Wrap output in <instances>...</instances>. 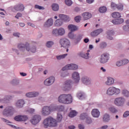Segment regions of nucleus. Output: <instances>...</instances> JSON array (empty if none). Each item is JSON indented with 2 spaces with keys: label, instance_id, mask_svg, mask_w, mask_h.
<instances>
[{
  "label": "nucleus",
  "instance_id": "nucleus-1",
  "mask_svg": "<svg viewBox=\"0 0 129 129\" xmlns=\"http://www.w3.org/2000/svg\"><path fill=\"white\" fill-rule=\"evenodd\" d=\"M73 99L71 94H62L58 97V101L60 103L64 104H69L72 103Z\"/></svg>",
  "mask_w": 129,
  "mask_h": 129
},
{
  "label": "nucleus",
  "instance_id": "nucleus-2",
  "mask_svg": "<svg viewBox=\"0 0 129 129\" xmlns=\"http://www.w3.org/2000/svg\"><path fill=\"white\" fill-rule=\"evenodd\" d=\"M43 124L44 127H48V126L54 127L57 126V121L53 117L49 116L44 120Z\"/></svg>",
  "mask_w": 129,
  "mask_h": 129
},
{
  "label": "nucleus",
  "instance_id": "nucleus-3",
  "mask_svg": "<svg viewBox=\"0 0 129 129\" xmlns=\"http://www.w3.org/2000/svg\"><path fill=\"white\" fill-rule=\"evenodd\" d=\"M120 90L114 87H110L107 90L108 95H113V94H119Z\"/></svg>",
  "mask_w": 129,
  "mask_h": 129
},
{
  "label": "nucleus",
  "instance_id": "nucleus-4",
  "mask_svg": "<svg viewBox=\"0 0 129 129\" xmlns=\"http://www.w3.org/2000/svg\"><path fill=\"white\" fill-rule=\"evenodd\" d=\"M15 110L13 107H7L3 111V115L5 116H10V115H13Z\"/></svg>",
  "mask_w": 129,
  "mask_h": 129
},
{
  "label": "nucleus",
  "instance_id": "nucleus-5",
  "mask_svg": "<svg viewBox=\"0 0 129 129\" xmlns=\"http://www.w3.org/2000/svg\"><path fill=\"white\" fill-rule=\"evenodd\" d=\"M78 69V66L74 63L69 64L62 69V71L66 70H76Z\"/></svg>",
  "mask_w": 129,
  "mask_h": 129
},
{
  "label": "nucleus",
  "instance_id": "nucleus-6",
  "mask_svg": "<svg viewBox=\"0 0 129 129\" xmlns=\"http://www.w3.org/2000/svg\"><path fill=\"white\" fill-rule=\"evenodd\" d=\"M61 47L63 48H69L70 47V41L67 38H62L59 41Z\"/></svg>",
  "mask_w": 129,
  "mask_h": 129
},
{
  "label": "nucleus",
  "instance_id": "nucleus-7",
  "mask_svg": "<svg viewBox=\"0 0 129 129\" xmlns=\"http://www.w3.org/2000/svg\"><path fill=\"white\" fill-rule=\"evenodd\" d=\"M125 102V100L123 98H117L114 100V103L117 106H122Z\"/></svg>",
  "mask_w": 129,
  "mask_h": 129
},
{
  "label": "nucleus",
  "instance_id": "nucleus-8",
  "mask_svg": "<svg viewBox=\"0 0 129 129\" xmlns=\"http://www.w3.org/2000/svg\"><path fill=\"white\" fill-rule=\"evenodd\" d=\"M55 82V77L51 76L49 78L46 79L44 82V85L46 86H50V85H52L53 83Z\"/></svg>",
  "mask_w": 129,
  "mask_h": 129
},
{
  "label": "nucleus",
  "instance_id": "nucleus-9",
  "mask_svg": "<svg viewBox=\"0 0 129 129\" xmlns=\"http://www.w3.org/2000/svg\"><path fill=\"white\" fill-rule=\"evenodd\" d=\"M18 48L20 49L21 51H25L26 49L28 51H30V45L28 43H26L25 44L20 43L18 44Z\"/></svg>",
  "mask_w": 129,
  "mask_h": 129
},
{
  "label": "nucleus",
  "instance_id": "nucleus-10",
  "mask_svg": "<svg viewBox=\"0 0 129 129\" xmlns=\"http://www.w3.org/2000/svg\"><path fill=\"white\" fill-rule=\"evenodd\" d=\"M40 120L41 116L39 115H35L32 117V119L30 120V122L32 124H34L35 125L37 123H39Z\"/></svg>",
  "mask_w": 129,
  "mask_h": 129
},
{
  "label": "nucleus",
  "instance_id": "nucleus-11",
  "mask_svg": "<svg viewBox=\"0 0 129 129\" xmlns=\"http://www.w3.org/2000/svg\"><path fill=\"white\" fill-rule=\"evenodd\" d=\"M41 113L42 115H44L45 116L49 115L51 113L50 107L48 106L43 107L41 111Z\"/></svg>",
  "mask_w": 129,
  "mask_h": 129
},
{
  "label": "nucleus",
  "instance_id": "nucleus-12",
  "mask_svg": "<svg viewBox=\"0 0 129 129\" xmlns=\"http://www.w3.org/2000/svg\"><path fill=\"white\" fill-rule=\"evenodd\" d=\"M14 10L16 12H24L25 11V6L22 4H18L14 7Z\"/></svg>",
  "mask_w": 129,
  "mask_h": 129
},
{
  "label": "nucleus",
  "instance_id": "nucleus-13",
  "mask_svg": "<svg viewBox=\"0 0 129 129\" xmlns=\"http://www.w3.org/2000/svg\"><path fill=\"white\" fill-rule=\"evenodd\" d=\"M29 118L26 115H18L14 118L15 120H16V121H26Z\"/></svg>",
  "mask_w": 129,
  "mask_h": 129
},
{
  "label": "nucleus",
  "instance_id": "nucleus-14",
  "mask_svg": "<svg viewBox=\"0 0 129 129\" xmlns=\"http://www.w3.org/2000/svg\"><path fill=\"white\" fill-rule=\"evenodd\" d=\"M109 55L107 53H104L101 55V58L100 59V63H106L108 61V57Z\"/></svg>",
  "mask_w": 129,
  "mask_h": 129
},
{
  "label": "nucleus",
  "instance_id": "nucleus-15",
  "mask_svg": "<svg viewBox=\"0 0 129 129\" xmlns=\"http://www.w3.org/2000/svg\"><path fill=\"white\" fill-rule=\"evenodd\" d=\"M53 21L52 18L48 19L46 22H45L43 25L44 28H50L53 26Z\"/></svg>",
  "mask_w": 129,
  "mask_h": 129
},
{
  "label": "nucleus",
  "instance_id": "nucleus-16",
  "mask_svg": "<svg viewBox=\"0 0 129 129\" xmlns=\"http://www.w3.org/2000/svg\"><path fill=\"white\" fill-rule=\"evenodd\" d=\"M72 77L75 83H78V82H79V80H80V77L79 76V74L78 72H74L72 75Z\"/></svg>",
  "mask_w": 129,
  "mask_h": 129
},
{
  "label": "nucleus",
  "instance_id": "nucleus-17",
  "mask_svg": "<svg viewBox=\"0 0 129 129\" xmlns=\"http://www.w3.org/2000/svg\"><path fill=\"white\" fill-rule=\"evenodd\" d=\"M82 16L83 18L84 21H87V20L91 19V17H92V15L89 12L84 13Z\"/></svg>",
  "mask_w": 129,
  "mask_h": 129
},
{
  "label": "nucleus",
  "instance_id": "nucleus-18",
  "mask_svg": "<svg viewBox=\"0 0 129 129\" xmlns=\"http://www.w3.org/2000/svg\"><path fill=\"white\" fill-rule=\"evenodd\" d=\"M59 18H60L61 21H63L64 22H69L70 21L69 16L64 14H59Z\"/></svg>",
  "mask_w": 129,
  "mask_h": 129
},
{
  "label": "nucleus",
  "instance_id": "nucleus-19",
  "mask_svg": "<svg viewBox=\"0 0 129 129\" xmlns=\"http://www.w3.org/2000/svg\"><path fill=\"white\" fill-rule=\"evenodd\" d=\"M114 84V79L112 78L108 77L107 78V81L105 82L106 85L110 86V85H112Z\"/></svg>",
  "mask_w": 129,
  "mask_h": 129
},
{
  "label": "nucleus",
  "instance_id": "nucleus-20",
  "mask_svg": "<svg viewBox=\"0 0 129 129\" xmlns=\"http://www.w3.org/2000/svg\"><path fill=\"white\" fill-rule=\"evenodd\" d=\"M39 95V93L37 92H29L26 94L27 97H36Z\"/></svg>",
  "mask_w": 129,
  "mask_h": 129
},
{
  "label": "nucleus",
  "instance_id": "nucleus-21",
  "mask_svg": "<svg viewBox=\"0 0 129 129\" xmlns=\"http://www.w3.org/2000/svg\"><path fill=\"white\" fill-rule=\"evenodd\" d=\"M99 114H100V113L99 112V111L97 109H94L92 111V115L94 117H98L99 116Z\"/></svg>",
  "mask_w": 129,
  "mask_h": 129
},
{
  "label": "nucleus",
  "instance_id": "nucleus-22",
  "mask_svg": "<svg viewBox=\"0 0 129 129\" xmlns=\"http://www.w3.org/2000/svg\"><path fill=\"white\" fill-rule=\"evenodd\" d=\"M107 38L108 39V40H112V36L114 35V32L112 30H108L107 32Z\"/></svg>",
  "mask_w": 129,
  "mask_h": 129
},
{
  "label": "nucleus",
  "instance_id": "nucleus-23",
  "mask_svg": "<svg viewBox=\"0 0 129 129\" xmlns=\"http://www.w3.org/2000/svg\"><path fill=\"white\" fill-rule=\"evenodd\" d=\"M123 19H115L112 21V23L114 24V25H119L120 24H122L123 23Z\"/></svg>",
  "mask_w": 129,
  "mask_h": 129
},
{
  "label": "nucleus",
  "instance_id": "nucleus-24",
  "mask_svg": "<svg viewBox=\"0 0 129 129\" xmlns=\"http://www.w3.org/2000/svg\"><path fill=\"white\" fill-rule=\"evenodd\" d=\"M82 81L84 84H86V85H88L91 83V82L90 80H89V79H88L87 77H83L82 78Z\"/></svg>",
  "mask_w": 129,
  "mask_h": 129
},
{
  "label": "nucleus",
  "instance_id": "nucleus-25",
  "mask_svg": "<svg viewBox=\"0 0 129 129\" xmlns=\"http://www.w3.org/2000/svg\"><path fill=\"white\" fill-rule=\"evenodd\" d=\"M68 29L71 31V33L72 32H75V31H77V27L76 26L71 24L68 26Z\"/></svg>",
  "mask_w": 129,
  "mask_h": 129
},
{
  "label": "nucleus",
  "instance_id": "nucleus-26",
  "mask_svg": "<svg viewBox=\"0 0 129 129\" xmlns=\"http://www.w3.org/2000/svg\"><path fill=\"white\" fill-rule=\"evenodd\" d=\"M24 104H25V101L23 100H19L16 103V106L19 108L23 107Z\"/></svg>",
  "mask_w": 129,
  "mask_h": 129
},
{
  "label": "nucleus",
  "instance_id": "nucleus-27",
  "mask_svg": "<svg viewBox=\"0 0 129 129\" xmlns=\"http://www.w3.org/2000/svg\"><path fill=\"white\" fill-rule=\"evenodd\" d=\"M63 24V22L61 19H57L55 21L54 25L55 27H60Z\"/></svg>",
  "mask_w": 129,
  "mask_h": 129
},
{
  "label": "nucleus",
  "instance_id": "nucleus-28",
  "mask_svg": "<svg viewBox=\"0 0 129 129\" xmlns=\"http://www.w3.org/2000/svg\"><path fill=\"white\" fill-rule=\"evenodd\" d=\"M88 117V114L87 113H83L81 114L80 116V119L81 120H84V119H86L87 117Z\"/></svg>",
  "mask_w": 129,
  "mask_h": 129
},
{
  "label": "nucleus",
  "instance_id": "nucleus-29",
  "mask_svg": "<svg viewBox=\"0 0 129 129\" xmlns=\"http://www.w3.org/2000/svg\"><path fill=\"white\" fill-rule=\"evenodd\" d=\"M50 108V112L51 111H55V110H58V106L55 105H51L48 106Z\"/></svg>",
  "mask_w": 129,
  "mask_h": 129
},
{
  "label": "nucleus",
  "instance_id": "nucleus-30",
  "mask_svg": "<svg viewBox=\"0 0 129 129\" xmlns=\"http://www.w3.org/2000/svg\"><path fill=\"white\" fill-rule=\"evenodd\" d=\"M77 115V112L75 110H72L70 111L69 114V116L70 117H74V116H76Z\"/></svg>",
  "mask_w": 129,
  "mask_h": 129
},
{
  "label": "nucleus",
  "instance_id": "nucleus-31",
  "mask_svg": "<svg viewBox=\"0 0 129 129\" xmlns=\"http://www.w3.org/2000/svg\"><path fill=\"white\" fill-rule=\"evenodd\" d=\"M62 118H63V116H62V114H61L60 113H57V115L56 117V123L57 122H60L62 121Z\"/></svg>",
  "mask_w": 129,
  "mask_h": 129
},
{
  "label": "nucleus",
  "instance_id": "nucleus-32",
  "mask_svg": "<svg viewBox=\"0 0 129 129\" xmlns=\"http://www.w3.org/2000/svg\"><path fill=\"white\" fill-rule=\"evenodd\" d=\"M58 36H63L65 34V29L63 28H59L58 29Z\"/></svg>",
  "mask_w": 129,
  "mask_h": 129
},
{
  "label": "nucleus",
  "instance_id": "nucleus-33",
  "mask_svg": "<svg viewBox=\"0 0 129 129\" xmlns=\"http://www.w3.org/2000/svg\"><path fill=\"white\" fill-rule=\"evenodd\" d=\"M112 17L114 19H117V18H120L121 16L120 15V13L118 12H114L112 14Z\"/></svg>",
  "mask_w": 129,
  "mask_h": 129
},
{
  "label": "nucleus",
  "instance_id": "nucleus-34",
  "mask_svg": "<svg viewBox=\"0 0 129 129\" xmlns=\"http://www.w3.org/2000/svg\"><path fill=\"white\" fill-rule=\"evenodd\" d=\"M12 98V96L10 97H6L4 99L0 100V103L1 102L2 103H7Z\"/></svg>",
  "mask_w": 129,
  "mask_h": 129
},
{
  "label": "nucleus",
  "instance_id": "nucleus-35",
  "mask_svg": "<svg viewBox=\"0 0 129 129\" xmlns=\"http://www.w3.org/2000/svg\"><path fill=\"white\" fill-rule=\"evenodd\" d=\"M52 34L53 36H55V37H58L59 33H58V29L55 28L52 30Z\"/></svg>",
  "mask_w": 129,
  "mask_h": 129
},
{
  "label": "nucleus",
  "instance_id": "nucleus-36",
  "mask_svg": "<svg viewBox=\"0 0 129 129\" xmlns=\"http://www.w3.org/2000/svg\"><path fill=\"white\" fill-rule=\"evenodd\" d=\"M110 119V118L109 117V115L107 114H105L103 118V121H105V122H107Z\"/></svg>",
  "mask_w": 129,
  "mask_h": 129
},
{
  "label": "nucleus",
  "instance_id": "nucleus-37",
  "mask_svg": "<svg viewBox=\"0 0 129 129\" xmlns=\"http://www.w3.org/2000/svg\"><path fill=\"white\" fill-rule=\"evenodd\" d=\"M71 83H72V82L70 80L66 82L64 87H66L67 89H69V88H71Z\"/></svg>",
  "mask_w": 129,
  "mask_h": 129
},
{
  "label": "nucleus",
  "instance_id": "nucleus-38",
  "mask_svg": "<svg viewBox=\"0 0 129 129\" xmlns=\"http://www.w3.org/2000/svg\"><path fill=\"white\" fill-rule=\"evenodd\" d=\"M109 111L111 112V113H116L118 110L114 107H111L109 108Z\"/></svg>",
  "mask_w": 129,
  "mask_h": 129
},
{
  "label": "nucleus",
  "instance_id": "nucleus-39",
  "mask_svg": "<svg viewBox=\"0 0 129 129\" xmlns=\"http://www.w3.org/2000/svg\"><path fill=\"white\" fill-rule=\"evenodd\" d=\"M68 54L66 53L64 54H62L60 55H58L56 56V59H57V60H61V59H64V58L66 57L67 56H68Z\"/></svg>",
  "mask_w": 129,
  "mask_h": 129
},
{
  "label": "nucleus",
  "instance_id": "nucleus-40",
  "mask_svg": "<svg viewBox=\"0 0 129 129\" xmlns=\"http://www.w3.org/2000/svg\"><path fill=\"white\" fill-rule=\"evenodd\" d=\"M52 9L53 11L56 12L59 10V6L57 4H54L52 5Z\"/></svg>",
  "mask_w": 129,
  "mask_h": 129
},
{
  "label": "nucleus",
  "instance_id": "nucleus-41",
  "mask_svg": "<svg viewBox=\"0 0 129 129\" xmlns=\"http://www.w3.org/2000/svg\"><path fill=\"white\" fill-rule=\"evenodd\" d=\"M106 46H107V44L104 42H102L100 44V48L101 49H104V48H106Z\"/></svg>",
  "mask_w": 129,
  "mask_h": 129
},
{
  "label": "nucleus",
  "instance_id": "nucleus-42",
  "mask_svg": "<svg viewBox=\"0 0 129 129\" xmlns=\"http://www.w3.org/2000/svg\"><path fill=\"white\" fill-rule=\"evenodd\" d=\"M99 11L100 13H105L106 12L107 9L106 7H102L99 8Z\"/></svg>",
  "mask_w": 129,
  "mask_h": 129
},
{
  "label": "nucleus",
  "instance_id": "nucleus-43",
  "mask_svg": "<svg viewBox=\"0 0 129 129\" xmlns=\"http://www.w3.org/2000/svg\"><path fill=\"white\" fill-rule=\"evenodd\" d=\"M116 9L119 10L120 11H122L123 10V5L121 4H119L117 5Z\"/></svg>",
  "mask_w": 129,
  "mask_h": 129
},
{
  "label": "nucleus",
  "instance_id": "nucleus-44",
  "mask_svg": "<svg viewBox=\"0 0 129 129\" xmlns=\"http://www.w3.org/2000/svg\"><path fill=\"white\" fill-rule=\"evenodd\" d=\"M53 45H54V42H53L52 41H48L46 43V47H47L48 48H51V47H52Z\"/></svg>",
  "mask_w": 129,
  "mask_h": 129
},
{
  "label": "nucleus",
  "instance_id": "nucleus-45",
  "mask_svg": "<svg viewBox=\"0 0 129 129\" xmlns=\"http://www.w3.org/2000/svg\"><path fill=\"white\" fill-rule=\"evenodd\" d=\"M98 33L96 30L91 33V36L92 37H96V36H98Z\"/></svg>",
  "mask_w": 129,
  "mask_h": 129
},
{
  "label": "nucleus",
  "instance_id": "nucleus-46",
  "mask_svg": "<svg viewBox=\"0 0 129 129\" xmlns=\"http://www.w3.org/2000/svg\"><path fill=\"white\" fill-rule=\"evenodd\" d=\"M86 123H88V124H90V123L92 122V120L91 119V118L88 116V117L86 119Z\"/></svg>",
  "mask_w": 129,
  "mask_h": 129
},
{
  "label": "nucleus",
  "instance_id": "nucleus-47",
  "mask_svg": "<svg viewBox=\"0 0 129 129\" xmlns=\"http://www.w3.org/2000/svg\"><path fill=\"white\" fill-rule=\"evenodd\" d=\"M75 20L77 23H79L81 21V16H78L75 18Z\"/></svg>",
  "mask_w": 129,
  "mask_h": 129
},
{
  "label": "nucleus",
  "instance_id": "nucleus-48",
  "mask_svg": "<svg viewBox=\"0 0 129 129\" xmlns=\"http://www.w3.org/2000/svg\"><path fill=\"white\" fill-rule=\"evenodd\" d=\"M122 60L117 61L116 62V66H117L118 67H120V66H122Z\"/></svg>",
  "mask_w": 129,
  "mask_h": 129
},
{
  "label": "nucleus",
  "instance_id": "nucleus-49",
  "mask_svg": "<svg viewBox=\"0 0 129 129\" xmlns=\"http://www.w3.org/2000/svg\"><path fill=\"white\" fill-rule=\"evenodd\" d=\"M69 37L70 39H75V35L72 33V32L69 33L68 34Z\"/></svg>",
  "mask_w": 129,
  "mask_h": 129
},
{
  "label": "nucleus",
  "instance_id": "nucleus-50",
  "mask_svg": "<svg viewBox=\"0 0 129 129\" xmlns=\"http://www.w3.org/2000/svg\"><path fill=\"white\" fill-rule=\"evenodd\" d=\"M35 8L38 10H45V8H44V7H42L38 5H35Z\"/></svg>",
  "mask_w": 129,
  "mask_h": 129
},
{
  "label": "nucleus",
  "instance_id": "nucleus-51",
  "mask_svg": "<svg viewBox=\"0 0 129 129\" xmlns=\"http://www.w3.org/2000/svg\"><path fill=\"white\" fill-rule=\"evenodd\" d=\"M63 110H64V107L63 106H57V111H63Z\"/></svg>",
  "mask_w": 129,
  "mask_h": 129
},
{
  "label": "nucleus",
  "instance_id": "nucleus-52",
  "mask_svg": "<svg viewBox=\"0 0 129 129\" xmlns=\"http://www.w3.org/2000/svg\"><path fill=\"white\" fill-rule=\"evenodd\" d=\"M65 4L67 6H71L72 5V1L71 0H65Z\"/></svg>",
  "mask_w": 129,
  "mask_h": 129
},
{
  "label": "nucleus",
  "instance_id": "nucleus-53",
  "mask_svg": "<svg viewBox=\"0 0 129 129\" xmlns=\"http://www.w3.org/2000/svg\"><path fill=\"white\" fill-rule=\"evenodd\" d=\"M111 7L113 9V10H115L117 7V5L115 4L114 3L112 2L111 4Z\"/></svg>",
  "mask_w": 129,
  "mask_h": 129
},
{
  "label": "nucleus",
  "instance_id": "nucleus-54",
  "mask_svg": "<svg viewBox=\"0 0 129 129\" xmlns=\"http://www.w3.org/2000/svg\"><path fill=\"white\" fill-rule=\"evenodd\" d=\"M122 62L123 65H125V64H127L128 63L129 61L128 59H124L121 60Z\"/></svg>",
  "mask_w": 129,
  "mask_h": 129
},
{
  "label": "nucleus",
  "instance_id": "nucleus-55",
  "mask_svg": "<svg viewBox=\"0 0 129 129\" xmlns=\"http://www.w3.org/2000/svg\"><path fill=\"white\" fill-rule=\"evenodd\" d=\"M123 30L124 31H129V25H125L123 27Z\"/></svg>",
  "mask_w": 129,
  "mask_h": 129
},
{
  "label": "nucleus",
  "instance_id": "nucleus-56",
  "mask_svg": "<svg viewBox=\"0 0 129 129\" xmlns=\"http://www.w3.org/2000/svg\"><path fill=\"white\" fill-rule=\"evenodd\" d=\"M78 55L82 58H87V57L84 56V53H83V52H79L78 53Z\"/></svg>",
  "mask_w": 129,
  "mask_h": 129
},
{
  "label": "nucleus",
  "instance_id": "nucleus-57",
  "mask_svg": "<svg viewBox=\"0 0 129 129\" xmlns=\"http://www.w3.org/2000/svg\"><path fill=\"white\" fill-rule=\"evenodd\" d=\"M128 115H129V111H126L124 113L123 116V117H127V116H128Z\"/></svg>",
  "mask_w": 129,
  "mask_h": 129
},
{
  "label": "nucleus",
  "instance_id": "nucleus-58",
  "mask_svg": "<svg viewBox=\"0 0 129 129\" xmlns=\"http://www.w3.org/2000/svg\"><path fill=\"white\" fill-rule=\"evenodd\" d=\"M2 120L4 122H6L7 124H9V123H11V121H10L8 120H7L6 119L3 118Z\"/></svg>",
  "mask_w": 129,
  "mask_h": 129
},
{
  "label": "nucleus",
  "instance_id": "nucleus-59",
  "mask_svg": "<svg viewBox=\"0 0 129 129\" xmlns=\"http://www.w3.org/2000/svg\"><path fill=\"white\" fill-rule=\"evenodd\" d=\"M22 15L21 13H18L16 15V16H15V18L16 19H19V18H21V17H22Z\"/></svg>",
  "mask_w": 129,
  "mask_h": 129
},
{
  "label": "nucleus",
  "instance_id": "nucleus-60",
  "mask_svg": "<svg viewBox=\"0 0 129 129\" xmlns=\"http://www.w3.org/2000/svg\"><path fill=\"white\" fill-rule=\"evenodd\" d=\"M78 127L80 129H84V128H85V127L84 126V125L83 124H80L78 125Z\"/></svg>",
  "mask_w": 129,
  "mask_h": 129
},
{
  "label": "nucleus",
  "instance_id": "nucleus-61",
  "mask_svg": "<svg viewBox=\"0 0 129 129\" xmlns=\"http://www.w3.org/2000/svg\"><path fill=\"white\" fill-rule=\"evenodd\" d=\"M81 39H82V35L80 34L78 36L77 40V41H80V40H81Z\"/></svg>",
  "mask_w": 129,
  "mask_h": 129
},
{
  "label": "nucleus",
  "instance_id": "nucleus-62",
  "mask_svg": "<svg viewBox=\"0 0 129 129\" xmlns=\"http://www.w3.org/2000/svg\"><path fill=\"white\" fill-rule=\"evenodd\" d=\"M96 30H97V32H98V35H99V34L102 33V32H103V30L102 29H99Z\"/></svg>",
  "mask_w": 129,
  "mask_h": 129
},
{
  "label": "nucleus",
  "instance_id": "nucleus-63",
  "mask_svg": "<svg viewBox=\"0 0 129 129\" xmlns=\"http://www.w3.org/2000/svg\"><path fill=\"white\" fill-rule=\"evenodd\" d=\"M77 96H78V98H81V97H82V96H83V94L82 93H79L77 94Z\"/></svg>",
  "mask_w": 129,
  "mask_h": 129
},
{
  "label": "nucleus",
  "instance_id": "nucleus-64",
  "mask_svg": "<svg viewBox=\"0 0 129 129\" xmlns=\"http://www.w3.org/2000/svg\"><path fill=\"white\" fill-rule=\"evenodd\" d=\"M30 51L32 53H35L36 52V47H33L31 48V49H30Z\"/></svg>",
  "mask_w": 129,
  "mask_h": 129
}]
</instances>
